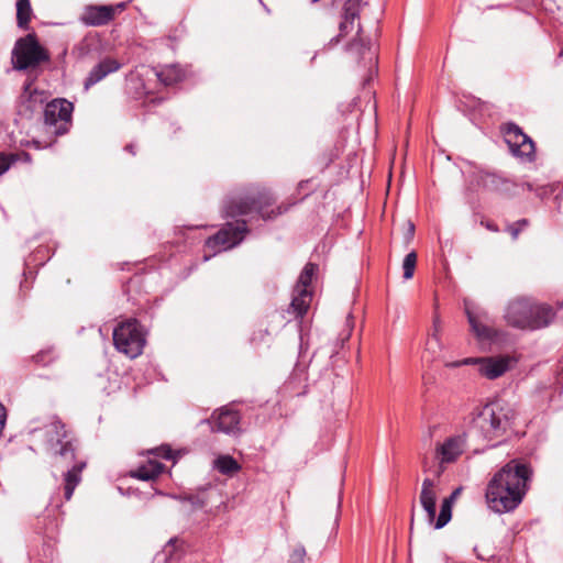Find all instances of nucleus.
Wrapping results in <instances>:
<instances>
[{"label":"nucleus","instance_id":"f257e3e1","mask_svg":"<svg viewBox=\"0 0 563 563\" xmlns=\"http://www.w3.org/2000/svg\"><path fill=\"white\" fill-rule=\"evenodd\" d=\"M532 470L529 464L511 460L489 481L486 500L492 510L498 514L516 509L529 489Z\"/></svg>","mask_w":563,"mask_h":563},{"label":"nucleus","instance_id":"f03ea898","mask_svg":"<svg viewBox=\"0 0 563 563\" xmlns=\"http://www.w3.org/2000/svg\"><path fill=\"white\" fill-rule=\"evenodd\" d=\"M555 312L551 306L538 303L530 297H516L508 301L504 320L509 327L520 330H539L548 327Z\"/></svg>","mask_w":563,"mask_h":563},{"label":"nucleus","instance_id":"7ed1b4c3","mask_svg":"<svg viewBox=\"0 0 563 563\" xmlns=\"http://www.w3.org/2000/svg\"><path fill=\"white\" fill-rule=\"evenodd\" d=\"M473 415V429L488 441L504 437L515 419L514 409L501 400L488 402Z\"/></svg>","mask_w":563,"mask_h":563},{"label":"nucleus","instance_id":"20e7f679","mask_svg":"<svg viewBox=\"0 0 563 563\" xmlns=\"http://www.w3.org/2000/svg\"><path fill=\"white\" fill-rule=\"evenodd\" d=\"M272 203V197L267 192L245 194L229 197L223 203V213L227 218H238L252 212L261 214L263 220H271L287 211V207L279 206L276 210L266 212V207Z\"/></svg>","mask_w":563,"mask_h":563},{"label":"nucleus","instance_id":"39448f33","mask_svg":"<svg viewBox=\"0 0 563 563\" xmlns=\"http://www.w3.org/2000/svg\"><path fill=\"white\" fill-rule=\"evenodd\" d=\"M462 487L455 488L450 496L445 497L442 500L440 514L435 517L437 514V490L435 483L431 478H424L421 486V492L419 496L420 505L426 511L427 522L430 526H433L434 529H441L448 525V522L452 518V507L457 497L462 493Z\"/></svg>","mask_w":563,"mask_h":563},{"label":"nucleus","instance_id":"423d86ee","mask_svg":"<svg viewBox=\"0 0 563 563\" xmlns=\"http://www.w3.org/2000/svg\"><path fill=\"white\" fill-rule=\"evenodd\" d=\"M46 446L49 453L56 459V463L70 465L76 457V446L73 438L65 430V426L56 417L44 427Z\"/></svg>","mask_w":563,"mask_h":563},{"label":"nucleus","instance_id":"0eeeda50","mask_svg":"<svg viewBox=\"0 0 563 563\" xmlns=\"http://www.w3.org/2000/svg\"><path fill=\"white\" fill-rule=\"evenodd\" d=\"M145 342L144 330L136 319L122 321L113 330L115 349L130 358L142 354Z\"/></svg>","mask_w":563,"mask_h":563},{"label":"nucleus","instance_id":"6e6552de","mask_svg":"<svg viewBox=\"0 0 563 563\" xmlns=\"http://www.w3.org/2000/svg\"><path fill=\"white\" fill-rule=\"evenodd\" d=\"M48 59V52L38 43L34 33L20 37L12 49V64L16 70L35 68Z\"/></svg>","mask_w":563,"mask_h":563},{"label":"nucleus","instance_id":"1a4fd4ad","mask_svg":"<svg viewBox=\"0 0 563 563\" xmlns=\"http://www.w3.org/2000/svg\"><path fill=\"white\" fill-rule=\"evenodd\" d=\"M464 312L471 331L478 342L494 343L504 336V331L493 325V319L484 308L464 299Z\"/></svg>","mask_w":563,"mask_h":563},{"label":"nucleus","instance_id":"9d476101","mask_svg":"<svg viewBox=\"0 0 563 563\" xmlns=\"http://www.w3.org/2000/svg\"><path fill=\"white\" fill-rule=\"evenodd\" d=\"M74 104L66 99H54L45 106L44 123L56 135L68 132L71 123Z\"/></svg>","mask_w":563,"mask_h":563},{"label":"nucleus","instance_id":"9b49d317","mask_svg":"<svg viewBox=\"0 0 563 563\" xmlns=\"http://www.w3.org/2000/svg\"><path fill=\"white\" fill-rule=\"evenodd\" d=\"M246 221L228 222L214 235L206 241V246L214 253L239 245L247 233Z\"/></svg>","mask_w":563,"mask_h":563},{"label":"nucleus","instance_id":"f8f14e48","mask_svg":"<svg viewBox=\"0 0 563 563\" xmlns=\"http://www.w3.org/2000/svg\"><path fill=\"white\" fill-rule=\"evenodd\" d=\"M504 137L515 156L532 161L534 158V143L515 123H507L504 128Z\"/></svg>","mask_w":563,"mask_h":563},{"label":"nucleus","instance_id":"ddd939ff","mask_svg":"<svg viewBox=\"0 0 563 563\" xmlns=\"http://www.w3.org/2000/svg\"><path fill=\"white\" fill-rule=\"evenodd\" d=\"M508 356L467 357L454 363V366L478 365V372L488 379H496L509 369Z\"/></svg>","mask_w":563,"mask_h":563},{"label":"nucleus","instance_id":"4468645a","mask_svg":"<svg viewBox=\"0 0 563 563\" xmlns=\"http://www.w3.org/2000/svg\"><path fill=\"white\" fill-rule=\"evenodd\" d=\"M465 441L463 437L456 435L448 438L441 445L437 448V457L439 459V470L437 476H440L444 471V464L452 463L464 451Z\"/></svg>","mask_w":563,"mask_h":563},{"label":"nucleus","instance_id":"2eb2a0df","mask_svg":"<svg viewBox=\"0 0 563 563\" xmlns=\"http://www.w3.org/2000/svg\"><path fill=\"white\" fill-rule=\"evenodd\" d=\"M240 419L238 411L224 407L212 416V421L206 420V422L211 426L212 431L236 434L240 431Z\"/></svg>","mask_w":563,"mask_h":563},{"label":"nucleus","instance_id":"dca6fc26","mask_svg":"<svg viewBox=\"0 0 563 563\" xmlns=\"http://www.w3.org/2000/svg\"><path fill=\"white\" fill-rule=\"evenodd\" d=\"M474 181L488 191L506 192L512 187L510 179L495 172L479 170L474 174Z\"/></svg>","mask_w":563,"mask_h":563},{"label":"nucleus","instance_id":"f3484780","mask_svg":"<svg viewBox=\"0 0 563 563\" xmlns=\"http://www.w3.org/2000/svg\"><path fill=\"white\" fill-rule=\"evenodd\" d=\"M115 8L112 5H87L80 16V21L89 26H102L113 20Z\"/></svg>","mask_w":563,"mask_h":563},{"label":"nucleus","instance_id":"a211bd4d","mask_svg":"<svg viewBox=\"0 0 563 563\" xmlns=\"http://www.w3.org/2000/svg\"><path fill=\"white\" fill-rule=\"evenodd\" d=\"M363 0H346L343 7V21L340 22L338 36L330 40L329 45H335L340 38L349 34L354 27V21L358 19Z\"/></svg>","mask_w":563,"mask_h":563},{"label":"nucleus","instance_id":"6ab92c4d","mask_svg":"<svg viewBox=\"0 0 563 563\" xmlns=\"http://www.w3.org/2000/svg\"><path fill=\"white\" fill-rule=\"evenodd\" d=\"M121 68V64L113 58H104L99 62L89 73L85 79V89L88 90L95 86L108 75L118 71Z\"/></svg>","mask_w":563,"mask_h":563},{"label":"nucleus","instance_id":"aec40b11","mask_svg":"<svg viewBox=\"0 0 563 563\" xmlns=\"http://www.w3.org/2000/svg\"><path fill=\"white\" fill-rule=\"evenodd\" d=\"M312 294L308 289H295L288 313H292L295 318H302L310 305Z\"/></svg>","mask_w":563,"mask_h":563},{"label":"nucleus","instance_id":"412c9836","mask_svg":"<svg viewBox=\"0 0 563 563\" xmlns=\"http://www.w3.org/2000/svg\"><path fill=\"white\" fill-rule=\"evenodd\" d=\"M86 466V462L80 461L76 462L71 465L70 468L67 470V472L64 475V496L66 500H70L75 488L79 484L81 479V472Z\"/></svg>","mask_w":563,"mask_h":563},{"label":"nucleus","instance_id":"4be33fe9","mask_svg":"<svg viewBox=\"0 0 563 563\" xmlns=\"http://www.w3.org/2000/svg\"><path fill=\"white\" fill-rule=\"evenodd\" d=\"M163 464L150 461L146 465H142L133 471L131 476L147 482L156 478L163 472Z\"/></svg>","mask_w":563,"mask_h":563},{"label":"nucleus","instance_id":"5701e85b","mask_svg":"<svg viewBox=\"0 0 563 563\" xmlns=\"http://www.w3.org/2000/svg\"><path fill=\"white\" fill-rule=\"evenodd\" d=\"M185 76L184 70L177 65H169L164 67L159 73H157L158 79L165 86H172L178 81H180Z\"/></svg>","mask_w":563,"mask_h":563},{"label":"nucleus","instance_id":"b1692460","mask_svg":"<svg viewBox=\"0 0 563 563\" xmlns=\"http://www.w3.org/2000/svg\"><path fill=\"white\" fill-rule=\"evenodd\" d=\"M214 468L223 475H232L239 472L241 466L231 455H220L214 460Z\"/></svg>","mask_w":563,"mask_h":563},{"label":"nucleus","instance_id":"393cba45","mask_svg":"<svg viewBox=\"0 0 563 563\" xmlns=\"http://www.w3.org/2000/svg\"><path fill=\"white\" fill-rule=\"evenodd\" d=\"M32 16L30 0H16V23L20 29H29V22Z\"/></svg>","mask_w":563,"mask_h":563},{"label":"nucleus","instance_id":"a878e982","mask_svg":"<svg viewBox=\"0 0 563 563\" xmlns=\"http://www.w3.org/2000/svg\"><path fill=\"white\" fill-rule=\"evenodd\" d=\"M318 271V265L313 263H308L303 267L298 282L295 286V289H308L309 285L311 284L312 277L314 276L316 272Z\"/></svg>","mask_w":563,"mask_h":563},{"label":"nucleus","instance_id":"bb28decb","mask_svg":"<svg viewBox=\"0 0 563 563\" xmlns=\"http://www.w3.org/2000/svg\"><path fill=\"white\" fill-rule=\"evenodd\" d=\"M417 264V254L416 252L408 253L402 262V271H404V278L410 279L412 278L415 274V268Z\"/></svg>","mask_w":563,"mask_h":563},{"label":"nucleus","instance_id":"cd10ccee","mask_svg":"<svg viewBox=\"0 0 563 563\" xmlns=\"http://www.w3.org/2000/svg\"><path fill=\"white\" fill-rule=\"evenodd\" d=\"M426 349L428 352H430L433 356H437L438 353L442 349L440 336L435 334H430L427 342H426Z\"/></svg>","mask_w":563,"mask_h":563},{"label":"nucleus","instance_id":"c85d7f7f","mask_svg":"<svg viewBox=\"0 0 563 563\" xmlns=\"http://www.w3.org/2000/svg\"><path fill=\"white\" fill-rule=\"evenodd\" d=\"M306 556L307 552L305 547L302 544H297L289 554V563H305Z\"/></svg>","mask_w":563,"mask_h":563},{"label":"nucleus","instance_id":"c756f323","mask_svg":"<svg viewBox=\"0 0 563 563\" xmlns=\"http://www.w3.org/2000/svg\"><path fill=\"white\" fill-rule=\"evenodd\" d=\"M18 161V155L10 153H1L0 154V176L3 175L13 163Z\"/></svg>","mask_w":563,"mask_h":563},{"label":"nucleus","instance_id":"7c9ffc66","mask_svg":"<svg viewBox=\"0 0 563 563\" xmlns=\"http://www.w3.org/2000/svg\"><path fill=\"white\" fill-rule=\"evenodd\" d=\"M529 224L527 219L518 220L517 222L510 224L508 227V232L511 234L512 239L516 240L519 233Z\"/></svg>","mask_w":563,"mask_h":563},{"label":"nucleus","instance_id":"2f4dec72","mask_svg":"<svg viewBox=\"0 0 563 563\" xmlns=\"http://www.w3.org/2000/svg\"><path fill=\"white\" fill-rule=\"evenodd\" d=\"M53 351L52 350H47V351H41L40 353H37L35 356H34V360L36 363L43 365V366H46L48 365L52 360H53Z\"/></svg>","mask_w":563,"mask_h":563},{"label":"nucleus","instance_id":"473e14b6","mask_svg":"<svg viewBox=\"0 0 563 563\" xmlns=\"http://www.w3.org/2000/svg\"><path fill=\"white\" fill-rule=\"evenodd\" d=\"M441 329H442L441 318H440V316L438 313H435L433 316L432 332L430 334H435L437 333L440 336Z\"/></svg>","mask_w":563,"mask_h":563},{"label":"nucleus","instance_id":"72a5a7b5","mask_svg":"<svg viewBox=\"0 0 563 563\" xmlns=\"http://www.w3.org/2000/svg\"><path fill=\"white\" fill-rule=\"evenodd\" d=\"M33 93H36V90H32V84L31 82H27L24 85L23 87V92L21 95V99H27V100H31L32 97H33Z\"/></svg>","mask_w":563,"mask_h":563},{"label":"nucleus","instance_id":"f704fd0d","mask_svg":"<svg viewBox=\"0 0 563 563\" xmlns=\"http://www.w3.org/2000/svg\"><path fill=\"white\" fill-rule=\"evenodd\" d=\"M174 549H175V540L170 539L164 548V553L166 555V559L173 556Z\"/></svg>","mask_w":563,"mask_h":563},{"label":"nucleus","instance_id":"c9c22d12","mask_svg":"<svg viewBox=\"0 0 563 563\" xmlns=\"http://www.w3.org/2000/svg\"><path fill=\"white\" fill-rule=\"evenodd\" d=\"M5 418H7L5 408L2 404H0V435L2 434L4 424H5Z\"/></svg>","mask_w":563,"mask_h":563},{"label":"nucleus","instance_id":"e433bc0d","mask_svg":"<svg viewBox=\"0 0 563 563\" xmlns=\"http://www.w3.org/2000/svg\"><path fill=\"white\" fill-rule=\"evenodd\" d=\"M413 234H415V225H413V223L409 222L408 223V229H407V232H406V235H405L407 242H410L412 240Z\"/></svg>","mask_w":563,"mask_h":563},{"label":"nucleus","instance_id":"4c0bfd02","mask_svg":"<svg viewBox=\"0 0 563 563\" xmlns=\"http://www.w3.org/2000/svg\"><path fill=\"white\" fill-rule=\"evenodd\" d=\"M161 451L159 455L166 460H170L173 457L172 450L167 448H161L158 449Z\"/></svg>","mask_w":563,"mask_h":563},{"label":"nucleus","instance_id":"58836bf2","mask_svg":"<svg viewBox=\"0 0 563 563\" xmlns=\"http://www.w3.org/2000/svg\"><path fill=\"white\" fill-rule=\"evenodd\" d=\"M351 318H352V317H351V316H349V317H347V319H346V325H347V328H349V331H347L346 335L343 338V340H344V339H347V338L350 336V334H351V331H352V328H353V325H352V324H351V322H350V319H351Z\"/></svg>","mask_w":563,"mask_h":563},{"label":"nucleus","instance_id":"ea45409f","mask_svg":"<svg viewBox=\"0 0 563 563\" xmlns=\"http://www.w3.org/2000/svg\"><path fill=\"white\" fill-rule=\"evenodd\" d=\"M113 7L115 8V13H117V12L123 11L125 9V7H126V3L125 2H120V3H117Z\"/></svg>","mask_w":563,"mask_h":563},{"label":"nucleus","instance_id":"a19ab883","mask_svg":"<svg viewBox=\"0 0 563 563\" xmlns=\"http://www.w3.org/2000/svg\"><path fill=\"white\" fill-rule=\"evenodd\" d=\"M363 58L368 60L369 66L376 63V56H363Z\"/></svg>","mask_w":563,"mask_h":563},{"label":"nucleus","instance_id":"79ce46f5","mask_svg":"<svg viewBox=\"0 0 563 563\" xmlns=\"http://www.w3.org/2000/svg\"><path fill=\"white\" fill-rule=\"evenodd\" d=\"M125 150H126V151H129V152H130L131 154H133V155L135 154V152H134V147H133V145H132V144L126 145V146H125Z\"/></svg>","mask_w":563,"mask_h":563},{"label":"nucleus","instance_id":"37998d69","mask_svg":"<svg viewBox=\"0 0 563 563\" xmlns=\"http://www.w3.org/2000/svg\"><path fill=\"white\" fill-rule=\"evenodd\" d=\"M23 156L25 158L26 162H30L31 157H30V154L27 153H23Z\"/></svg>","mask_w":563,"mask_h":563},{"label":"nucleus","instance_id":"c03bdc74","mask_svg":"<svg viewBox=\"0 0 563 563\" xmlns=\"http://www.w3.org/2000/svg\"><path fill=\"white\" fill-rule=\"evenodd\" d=\"M33 143L35 144V147H36V148H40V147H41V146H40V142H38V141H34Z\"/></svg>","mask_w":563,"mask_h":563},{"label":"nucleus","instance_id":"a18cd8bd","mask_svg":"<svg viewBox=\"0 0 563 563\" xmlns=\"http://www.w3.org/2000/svg\"><path fill=\"white\" fill-rule=\"evenodd\" d=\"M487 228H488L489 230L497 231V229H496V228H494V227H493V225H490V224H488V225H487Z\"/></svg>","mask_w":563,"mask_h":563},{"label":"nucleus","instance_id":"49530a36","mask_svg":"<svg viewBox=\"0 0 563 563\" xmlns=\"http://www.w3.org/2000/svg\"><path fill=\"white\" fill-rule=\"evenodd\" d=\"M528 186V189L531 190L532 189V186L530 184H527Z\"/></svg>","mask_w":563,"mask_h":563}]
</instances>
